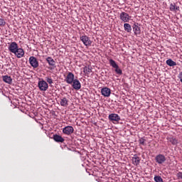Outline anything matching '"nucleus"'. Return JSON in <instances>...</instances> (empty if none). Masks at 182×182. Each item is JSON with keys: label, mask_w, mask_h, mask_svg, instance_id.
Wrapping results in <instances>:
<instances>
[{"label": "nucleus", "mask_w": 182, "mask_h": 182, "mask_svg": "<svg viewBox=\"0 0 182 182\" xmlns=\"http://www.w3.org/2000/svg\"><path fill=\"white\" fill-rule=\"evenodd\" d=\"M109 65L114 69V72L117 73V75H123V71L122 69H120V67H119V65L116 63V61L113 59L109 60Z\"/></svg>", "instance_id": "f257e3e1"}, {"label": "nucleus", "mask_w": 182, "mask_h": 182, "mask_svg": "<svg viewBox=\"0 0 182 182\" xmlns=\"http://www.w3.org/2000/svg\"><path fill=\"white\" fill-rule=\"evenodd\" d=\"M75 80V74L73 73L68 72L67 76L65 78V82L68 85H72Z\"/></svg>", "instance_id": "f03ea898"}, {"label": "nucleus", "mask_w": 182, "mask_h": 182, "mask_svg": "<svg viewBox=\"0 0 182 182\" xmlns=\"http://www.w3.org/2000/svg\"><path fill=\"white\" fill-rule=\"evenodd\" d=\"M29 63L32 68L34 69H36V68H39V62L38 61V59L35 58L34 56H31L29 58Z\"/></svg>", "instance_id": "7ed1b4c3"}, {"label": "nucleus", "mask_w": 182, "mask_h": 182, "mask_svg": "<svg viewBox=\"0 0 182 182\" xmlns=\"http://www.w3.org/2000/svg\"><path fill=\"white\" fill-rule=\"evenodd\" d=\"M80 41H82L85 46H92V40L87 36H81Z\"/></svg>", "instance_id": "20e7f679"}, {"label": "nucleus", "mask_w": 182, "mask_h": 182, "mask_svg": "<svg viewBox=\"0 0 182 182\" xmlns=\"http://www.w3.org/2000/svg\"><path fill=\"white\" fill-rule=\"evenodd\" d=\"M19 48L18 43L16 42H11L9 46V50L11 53H16V50Z\"/></svg>", "instance_id": "39448f33"}, {"label": "nucleus", "mask_w": 182, "mask_h": 182, "mask_svg": "<svg viewBox=\"0 0 182 182\" xmlns=\"http://www.w3.org/2000/svg\"><path fill=\"white\" fill-rule=\"evenodd\" d=\"M46 62L48 63L49 66H50V68H49L50 70H53V69L56 68V61H55L52 57H48Z\"/></svg>", "instance_id": "423d86ee"}, {"label": "nucleus", "mask_w": 182, "mask_h": 182, "mask_svg": "<svg viewBox=\"0 0 182 182\" xmlns=\"http://www.w3.org/2000/svg\"><path fill=\"white\" fill-rule=\"evenodd\" d=\"M166 156L163 154L156 155L155 157L156 163L158 164H164V163H166Z\"/></svg>", "instance_id": "0eeeda50"}, {"label": "nucleus", "mask_w": 182, "mask_h": 182, "mask_svg": "<svg viewBox=\"0 0 182 182\" xmlns=\"http://www.w3.org/2000/svg\"><path fill=\"white\" fill-rule=\"evenodd\" d=\"M75 132V129L72 126H67L63 129V133L67 136H70Z\"/></svg>", "instance_id": "6e6552de"}, {"label": "nucleus", "mask_w": 182, "mask_h": 182, "mask_svg": "<svg viewBox=\"0 0 182 182\" xmlns=\"http://www.w3.org/2000/svg\"><path fill=\"white\" fill-rule=\"evenodd\" d=\"M119 18L122 22H129V21H130V16H129V14L123 11L119 14Z\"/></svg>", "instance_id": "1a4fd4ad"}, {"label": "nucleus", "mask_w": 182, "mask_h": 182, "mask_svg": "<svg viewBox=\"0 0 182 182\" xmlns=\"http://www.w3.org/2000/svg\"><path fill=\"white\" fill-rule=\"evenodd\" d=\"M108 119H109V122H120V116H119V114H114V113L109 114Z\"/></svg>", "instance_id": "9d476101"}, {"label": "nucleus", "mask_w": 182, "mask_h": 182, "mask_svg": "<svg viewBox=\"0 0 182 182\" xmlns=\"http://www.w3.org/2000/svg\"><path fill=\"white\" fill-rule=\"evenodd\" d=\"M15 56L18 58V59H21V58H23L25 56V50H23V48H18L16 50V53H14Z\"/></svg>", "instance_id": "9b49d317"}, {"label": "nucleus", "mask_w": 182, "mask_h": 182, "mask_svg": "<svg viewBox=\"0 0 182 182\" xmlns=\"http://www.w3.org/2000/svg\"><path fill=\"white\" fill-rule=\"evenodd\" d=\"M38 87L40 90H43V92L46 91L48 87V82L45 80L40 81L38 82Z\"/></svg>", "instance_id": "f8f14e48"}, {"label": "nucleus", "mask_w": 182, "mask_h": 182, "mask_svg": "<svg viewBox=\"0 0 182 182\" xmlns=\"http://www.w3.org/2000/svg\"><path fill=\"white\" fill-rule=\"evenodd\" d=\"M53 139L56 141V143H63V141H65V139L57 134L53 135Z\"/></svg>", "instance_id": "ddd939ff"}, {"label": "nucleus", "mask_w": 182, "mask_h": 182, "mask_svg": "<svg viewBox=\"0 0 182 182\" xmlns=\"http://www.w3.org/2000/svg\"><path fill=\"white\" fill-rule=\"evenodd\" d=\"M3 82L7 83L8 85H12V77L11 76L6 75L2 76Z\"/></svg>", "instance_id": "4468645a"}, {"label": "nucleus", "mask_w": 182, "mask_h": 182, "mask_svg": "<svg viewBox=\"0 0 182 182\" xmlns=\"http://www.w3.org/2000/svg\"><path fill=\"white\" fill-rule=\"evenodd\" d=\"M73 89H75V90H79V89H80L81 87V85H80V82L79 81V80H75L73 83Z\"/></svg>", "instance_id": "2eb2a0df"}, {"label": "nucleus", "mask_w": 182, "mask_h": 182, "mask_svg": "<svg viewBox=\"0 0 182 182\" xmlns=\"http://www.w3.org/2000/svg\"><path fill=\"white\" fill-rule=\"evenodd\" d=\"M140 157L137 156V154H134L132 158V163L134 166H139L140 164Z\"/></svg>", "instance_id": "dca6fc26"}, {"label": "nucleus", "mask_w": 182, "mask_h": 182, "mask_svg": "<svg viewBox=\"0 0 182 182\" xmlns=\"http://www.w3.org/2000/svg\"><path fill=\"white\" fill-rule=\"evenodd\" d=\"M167 140H168V141H169V143H171V144H173V146H176V144H178V139H177L174 136L168 137Z\"/></svg>", "instance_id": "f3484780"}, {"label": "nucleus", "mask_w": 182, "mask_h": 182, "mask_svg": "<svg viewBox=\"0 0 182 182\" xmlns=\"http://www.w3.org/2000/svg\"><path fill=\"white\" fill-rule=\"evenodd\" d=\"M68 102V99H66L65 97L60 98V105L63 107H67V106H68L69 105Z\"/></svg>", "instance_id": "a211bd4d"}, {"label": "nucleus", "mask_w": 182, "mask_h": 182, "mask_svg": "<svg viewBox=\"0 0 182 182\" xmlns=\"http://www.w3.org/2000/svg\"><path fill=\"white\" fill-rule=\"evenodd\" d=\"M133 29L135 35H140L141 31L140 30V27L136 23L134 24L133 26Z\"/></svg>", "instance_id": "6ab92c4d"}, {"label": "nucleus", "mask_w": 182, "mask_h": 182, "mask_svg": "<svg viewBox=\"0 0 182 182\" xmlns=\"http://www.w3.org/2000/svg\"><path fill=\"white\" fill-rule=\"evenodd\" d=\"M124 29L126 32L130 33V32H132V26L129 23H125L124 24Z\"/></svg>", "instance_id": "aec40b11"}, {"label": "nucleus", "mask_w": 182, "mask_h": 182, "mask_svg": "<svg viewBox=\"0 0 182 182\" xmlns=\"http://www.w3.org/2000/svg\"><path fill=\"white\" fill-rule=\"evenodd\" d=\"M83 72L85 73V75H90L92 73V68L88 65L83 68Z\"/></svg>", "instance_id": "412c9836"}, {"label": "nucleus", "mask_w": 182, "mask_h": 182, "mask_svg": "<svg viewBox=\"0 0 182 182\" xmlns=\"http://www.w3.org/2000/svg\"><path fill=\"white\" fill-rule=\"evenodd\" d=\"M166 63L168 66H177V63L173 61L171 58L168 59Z\"/></svg>", "instance_id": "4be33fe9"}, {"label": "nucleus", "mask_w": 182, "mask_h": 182, "mask_svg": "<svg viewBox=\"0 0 182 182\" xmlns=\"http://www.w3.org/2000/svg\"><path fill=\"white\" fill-rule=\"evenodd\" d=\"M154 180L155 182H164L163 181V178L160 176H155Z\"/></svg>", "instance_id": "5701e85b"}, {"label": "nucleus", "mask_w": 182, "mask_h": 182, "mask_svg": "<svg viewBox=\"0 0 182 182\" xmlns=\"http://www.w3.org/2000/svg\"><path fill=\"white\" fill-rule=\"evenodd\" d=\"M101 94L102 95V96H105V97H109V96H110L112 92H101Z\"/></svg>", "instance_id": "b1692460"}, {"label": "nucleus", "mask_w": 182, "mask_h": 182, "mask_svg": "<svg viewBox=\"0 0 182 182\" xmlns=\"http://www.w3.org/2000/svg\"><path fill=\"white\" fill-rule=\"evenodd\" d=\"M46 80L49 85H52V83H53V80H52V77H46Z\"/></svg>", "instance_id": "393cba45"}, {"label": "nucleus", "mask_w": 182, "mask_h": 182, "mask_svg": "<svg viewBox=\"0 0 182 182\" xmlns=\"http://www.w3.org/2000/svg\"><path fill=\"white\" fill-rule=\"evenodd\" d=\"M6 25V21H5V19L0 18V26H5Z\"/></svg>", "instance_id": "a878e982"}, {"label": "nucleus", "mask_w": 182, "mask_h": 182, "mask_svg": "<svg viewBox=\"0 0 182 182\" xmlns=\"http://www.w3.org/2000/svg\"><path fill=\"white\" fill-rule=\"evenodd\" d=\"M146 139L144 138L139 139V144H141L142 146H146Z\"/></svg>", "instance_id": "bb28decb"}, {"label": "nucleus", "mask_w": 182, "mask_h": 182, "mask_svg": "<svg viewBox=\"0 0 182 182\" xmlns=\"http://www.w3.org/2000/svg\"><path fill=\"white\" fill-rule=\"evenodd\" d=\"M170 11H176V4H171L169 7Z\"/></svg>", "instance_id": "cd10ccee"}, {"label": "nucleus", "mask_w": 182, "mask_h": 182, "mask_svg": "<svg viewBox=\"0 0 182 182\" xmlns=\"http://www.w3.org/2000/svg\"><path fill=\"white\" fill-rule=\"evenodd\" d=\"M176 177L178 178V180H182V172H178L176 174Z\"/></svg>", "instance_id": "c85d7f7f"}, {"label": "nucleus", "mask_w": 182, "mask_h": 182, "mask_svg": "<svg viewBox=\"0 0 182 182\" xmlns=\"http://www.w3.org/2000/svg\"><path fill=\"white\" fill-rule=\"evenodd\" d=\"M101 92H110V89L107 87L101 89Z\"/></svg>", "instance_id": "c756f323"}, {"label": "nucleus", "mask_w": 182, "mask_h": 182, "mask_svg": "<svg viewBox=\"0 0 182 182\" xmlns=\"http://www.w3.org/2000/svg\"><path fill=\"white\" fill-rule=\"evenodd\" d=\"M180 9V7H175V11H178Z\"/></svg>", "instance_id": "7c9ffc66"}, {"label": "nucleus", "mask_w": 182, "mask_h": 182, "mask_svg": "<svg viewBox=\"0 0 182 182\" xmlns=\"http://www.w3.org/2000/svg\"><path fill=\"white\" fill-rule=\"evenodd\" d=\"M43 93H45V92H41V95H43Z\"/></svg>", "instance_id": "2f4dec72"}]
</instances>
